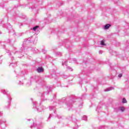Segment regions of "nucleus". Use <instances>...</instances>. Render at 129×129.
Listing matches in <instances>:
<instances>
[{"label":"nucleus","instance_id":"f3484780","mask_svg":"<svg viewBox=\"0 0 129 129\" xmlns=\"http://www.w3.org/2000/svg\"><path fill=\"white\" fill-rule=\"evenodd\" d=\"M42 96H44V94H43L42 95Z\"/></svg>","mask_w":129,"mask_h":129},{"label":"nucleus","instance_id":"dca6fc26","mask_svg":"<svg viewBox=\"0 0 129 129\" xmlns=\"http://www.w3.org/2000/svg\"><path fill=\"white\" fill-rule=\"evenodd\" d=\"M101 52V51H99V54H100Z\"/></svg>","mask_w":129,"mask_h":129},{"label":"nucleus","instance_id":"f257e3e1","mask_svg":"<svg viewBox=\"0 0 129 129\" xmlns=\"http://www.w3.org/2000/svg\"><path fill=\"white\" fill-rule=\"evenodd\" d=\"M33 104L35 105V107L36 108L37 111L39 112H40V111H42L43 109L46 108V107H44L43 106H40V104H38V102H34Z\"/></svg>","mask_w":129,"mask_h":129},{"label":"nucleus","instance_id":"2eb2a0df","mask_svg":"<svg viewBox=\"0 0 129 129\" xmlns=\"http://www.w3.org/2000/svg\"><path fill=\"white\" fill-rule=\"evenodd\" d=\"M50 117H51V115L49 116L48 118H50Z\"/></svg>","mask_w":129,"mask_h":129},{"label":"nucleus","instance_id":"7ed1b4c3","mask_svg":"<svg viewBox=\"0 0 129 129\" xmlns=\"http://www.w3.org/2000/svg\"><path fill=\"white\" fill-rule=\"evenodd\" d=\"M113 89H114L113 87L107 88L104 90V91H110V90H113Z\"/></svg>","mask_w":129,"mask_h":129},{"label":"nucleus","instance_id":"1a4fd4ad","mask_svg":"<svg viewBox=\"0 0 129 129\" xmlns=\"http://www.w3.org/2000/svg\"><path fill=\"white\" fill-rule=\"evenodd\" d=\"M62 65L63 66H64V65L66 66H67V61H62Z\"/></svg>","mask_w":129,"mask_h":129},{"label":"nucleus","instance_id":"4468645a","mask_svg":"<svg viewBox=\"0 0 129 129\" xmlns=\"http://www.w3.org/2000/svg\"><path fill=\"white\" fill-rule=\"evenodd\" d=\"M118 77H119L120 78V77H121L122 76V74H120L118 75Z\"/></svg>","mask_w":129,"mask_h":129},{"label":"nucleus","instance_id":"f03ea898","mask_svg":"<svg viewBox=\"0 0 129 129\" xmlns=\"http://www.w3.org/2000/svg\"><path fill=\"white\" fill-rule=\"evenodd\" d=\"M111 26V25H110V24H106L104 27V30H107V29H109V28H110Z\"/></svg>","mask_w":129,"mask_h":129},{"label":"nucleus","instance_id":"423d86ee","mask_svg":"<svg viewBox=\"0 0 129 129\" xmlns=\"http://www.w3.org/2000/svg\"><path fill=\"white\" fill-rule=\"evenodd\" d=\"M120 109L121 111L123 112L124 111V110L125 109V108H124V107H120Z\"/></svg>","mask_w":129,"mask_h":129},{"label":"nucleus","instance_id":"0eeeda50","mask_svg":"<svg viewBox=\"0 0 129 129\" xmlns=\"http://www.w3.org/2000/svg\"><path fill=\"white\" fill-rule=\"evenodd\" d=\"M39 28L38 26H36L33 28V31H37V29Z\"/></svg>","mask_w":129,"mask_h":129},{"label":"nucleus","instance_id":"ddd939ff","mask_svg":"<svg viewBox=\"0 0 129 129\" xmlns=\"http://www.w3.org/2000/svg\"><path fill=\"white\" fill-rule=\"evenodd\" d=\"M2 92L4 93V94H7V91L5 90H2Z\"/></svg>","mask_w":129,"mask_h":129},{"label":"nucleus","instance_id":"39448f33","mask_svg":"<svg viewBox=\"0 0 129 129\" xmlns=\"http://www.w3.org/2000/svg\"><path fill=\"white\" fill-rule=\"evenodd\" d=\"M83 120H87V116L84 115L82 117Z\"/></svg>","mask_w":129,"mask_h":129},{"label":"nucleus","instance_id":"f8f14e48","mask_svg":"<svg viewBox=\"0 0 129 129\" xmlns=\"http://www.w3.org/2000/svg\"><path fill=\"white\" fill-rule=\"evenodd\" d=\"M49 110H53V109H54V106H50L49 107Z\"/></svg>","mask_w":129,"mask_h":129},{"label":"nucleus","instance_id":"9d476101","mask_svg":"<svg viewBox=\"0 0 129 129\" xmlns=\"http://www.w3.org/2000/svg\"><path fill=\"white\" fill-rule=\"evenodd\" d=\"M101 45H102V46H104L105 45V44L104 43V40H102L101 41Z\"/></svg>","mask_w":129,"mask_h":129},{"label":"nucleus","instance_id":"9b49d317","mask_svg":"<svg viewBox=\"0 0 129 129\" xmlns=\"http://www.w3.org/2000/svg\"><path fill=\"white\" fill-rule=\"evenodd\" d=\"M122 102H123V103H126V102H127L126 99H125V98H123Z\"/></svg>","mask_w":129,"mask_h":129},{"label":"nucleus","instance_id":"20e7f679","mask_svg":"<svg viewBox=\"0 0 129 129\" xmlns=\"http://www.w3.org/2000/svg\"><path fill=\"white\" fill-rule=\"evenodd\" d=\"M43 68H38L37 69V72H39V73H41V72H43Z\"/></svg>","mask_w":129,"mask_h":129},{"label":"nucleus","instance_id":"6ab92c4d","mask_svg":"<svg viewBox=\"0 0 129 129\" xmlns=\"http://www.w3.org/2000/svg\"><path fill=\"white\" fill-rule=\"evenodd\" d=\"M0 34H2V33H0Z\"/></svg>","mask_w":129,"mask_h":129},{"label":"nucleus","instance_id":"a211bd4d","mask_svg":"<svg viewBox=\"0 0 129 129\" xmlns=\"http://www.w3.org/2000/svg\"><path fill=\"white\" fill-rule=\"evenodd\" d=\"M28 120H30V119H28Z\"/></svg>","mask_w":129,"mask_h":129},{"label":"nucleus","instance_id":"6e6552de","mask_svg":"<svg viewBox=\"0 0 129 129\" xmlns=\"http://www.w3.org/2000/svg\"><path fill=\"white\" fill-rule=\"evenodd\" d=\"M37 126V124L35 123H33V126H31V128H33V127H36Z\"/></svg>","mask_w":129,"mask_h":129}]
</instances>
